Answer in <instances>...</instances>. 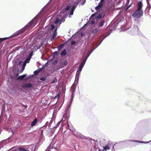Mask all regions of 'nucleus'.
Instances as JSON below:
<instances>
[{"mask_svg": "<svg viewBox=\"0 0 151 151\" xmlns=\"http://www.w3.org/2000/svg\"><path fill=\"white\" fill-rule=\"evenodd\" d=\"M46 4L38 13L36 16L23 28L15 32L10 37L19 35L26 30H30L33 28L37 23L39 18L41 17H45L48 16L50 7Z\"/></svg>", "mask_w": 151, "mask_h": 151, "instance_id": "1", "label": "nucleus"}, {"mask_svg": "<svg viewBox=\"0 0 151 151\" xmlns=\"http://www.w3.org/2000/svg\"><path fill=\"white\" fill-rule=\"evenodd\" d=\"M66 14H64L63 12L60 11L57 16L54 23L57 25L58 24L60 25L62 22H64L65 21V19L67 17Z\"/></svg>", "mask_w": 151, "mask_h": 151, "instance_id": "2", "label": "nucleus"}, {"mask_svg": "<svg viewBox=\"0 0 151 151\" xmlns=\"http://www.w3.org/2000/svg\"><path fill=\"white\" fill-rule=\"evenodd\" d=\"M112 142L109 141V143L105 146L103 147V149L101 150L100 148L96 147V146H93V148L95 150L94 151H104L105 150L106 151L109 150L113 145Z\"/></svg>", "mask_w": 151, "mask_h": 151, "instance_id": "3", "label": "nucleus"}, {"mask_svg": "<svg viewBox=\"0 0 151 151\" xmlns=\"http://www.w3.org/2000/svg\"><path fill=\"white\" fill-rule=\"evenodd\" d=\"M143 12L142 10L137 9L132 16L134 18L139 19L143 16Z\"/></svg>", "mask_w": 151, "mask_h": 151, "instance_id": "4", "label": "nucleus"}, {"mask_svg": "<svg viewBox=\"0 0 151 151\" xmlns=\"http://www.w3.org/2000/svg\"><path fill=\"white\" fill-rule=\"evenodd\" d=\"M97 45L95 44V43L93 45V47H94L95 46H96V47L93 48L92 50H91L90 51H87L86 50V51L84 52V54H83V57H85L87 59L88 58V57H89L90 54L92 53V52L93 51L96 49L98 47H97Z\"/></svg>", "mask_w": 151, "mask_h": 151, "instance_id": "5", "label": "nucleus"}, {"mask_svg": "<svg viewBox=\"0 0 151 151\" xmlns=\"http://www.w3.org/2000/svg\"><path fill=\"white\" fill-rule=\"evenodd\" d=\"M131 34L134 35L139 32V29L138 26L134 25L133 27L131 28Z\"/></svg>", "mask_w": 151, "mask_h": 151, "instance_id": "6", "label": "nucleus"}, {"mask_svg": "<svg viewBox=\"0 0 151 151\" xmlns=\"http://www.w3.org/2000/svg\"><path fill=\"white\" fill-rule=\"evenodd\" d=\"M78 3L77 2H75L73 3V5L70 11V16L72 15L73 14L74 10L78 6Z\"/></svg>", "mask_w": 151, "mask_h": 151, "instance_id": "7", "label": "nucleus"}, {"mask_svg": "<svg viewBox=\"0 0 151 151\" xmlns=\"http://www.w3.org/2000/svg\"><path fill=\"white\" fill-rule=\"evenodd\" d=\"M82 68L79 67L77 69V70L75 77V81H77V83H78V81L79 79V75L81 72L82 71Z\"/></svg>", "mask_w": 151, "mask_h": 151, "instance_id": "8", "label": "nucleus"}, {"mask_svg": "<svg viewBox=\"0 0 151 151\" xmlns=\"http://www.w3.org/2000/svg\"><path fill=\"white\" fill-rule=\"evenodd\" d=\"M82 58L83 59V60L80 64L79 66V67L83 68L87 59L85 57H83V56H82Z\"/></svg>", "mask_w": 151, "mask_h": 151, "instance_id": "9", "label": "nucleus"}, {"mask_svg": "<svg viewBox=\"0 0 151 151\" xmlns=\"http://www.w3.org/2000/svg\"><path fill=\"white\" fill-rule=\"evenodd\" d=\"M74 135L76 137L78 138L82 139L84 137V136L82 134L80 133L79 132H75L74 133Z\"/></svg>", "mask_w": 151, "mask_h": 151, "instance_id": "10", "label": "nucleus"}, {"mask_svg": "<svg viewBox=\"0 0 151 151\" xmlns=\"http://www.w3.org/2000/svg\"><path fill=\"white\" fill-rule=\"evenodd\" d=\"M143 6V3L142 1L138 2L137 4V9L139 10H142V7Z\"/></svg>", "mask_w": 151, "mask_h": 151, "instance_id": "11", "label": "nucleus"}, {"mask_svg": "<svg viewBox=\"0 0 151 151\" xmlns=\"http://www.w3.org/2000/svg\"><path fill=\"white\" fill-rule=\"evenodd\" d=\"M75 90H76V88H74L72 92V94L71 95V97L70 99V105H71V103L73 101V98L75 96ZM70 106H69V107Z\"/></svg>", "mask_w": 151, "mask_h": 151, "instance_id": "12", "label": "nucleus"}, {"mask_svg": "<svg viewBox=\"0 0 151 151\" xmlns=\"http://www.w3.org/2000/svg\"><path fill=\"white\" fill-rule=\"evenodd\" d=\"M33 86V84L31 83H27L23 85L22 87L23 88H31Z\"/></svg>", "mask_w": 151, "mask_h": 151, "instance_id": "13", "label": "nucleus"}, {"mask_svg": "<svg viewBox=\"0 0 151 151\" xmlns=\"http://www.w3.org/2000/svg\"><path fill=\"white\" fill-rule=\"evenodd\" d=\"M37 122V118H35L32 122L31 124V126L32 127H33L36 124Z\"/></svg>", "mask_w": 151, "mask_h": 151, "instance_id": "14", "label": "nucleus"}, {"mask_svg": "<svg viewBox=\"0 0 151 151\" xmlns=\"http://www.w3.org/2000/svg\"><path fill=\"white\" fill-rule=\"evenodd\" d=\"M128 141H130V142H139V143H145V144H147L148 143H149V142H151V140L148 142H142L141 141L134 140H128Z\"/></svg>", "mask_w": 151, "mask_h": 151, "instance_id": "15", "label": "nucleus"}, {"mask_svg": "<svg viewBox=\"0 0 151 151\" xmlns=\"http://www.w3.org/2000/svg\"><path fill=\"white\" fill-rule=\"evenodd\" d=\"M26 76V74H24L22 75L19 76L18 77L17 80H19L20 81H22Z\"/></svg>", "mask_w": 151, "mask_h": 151, "instance_id": "16", "label": "nucleus"}, {"mask_svg": "<svg viewBox=\"0 0 151 151\" xmlns=\"http://www.w3.org/2000/svg\"><path fill=\"white\" fill-rule=\"evenodd\" d=\"M52 127V128H49L48 132L52 134H53L55 131L56 128L54 126Z\"/></svg>", "mask_w": 151, "mask_h": 151, "instance_id": "17", "label": "nucleus"}, {"mask_svg": "<svg viewBox=\"0 0 151 151\" xmlns=\"http://www.w3.org/2000/svg\"><path fill=\"white\" fill-rule=\"evenodd\" d=\"M110 33H109L108 35L104 37L101 40V41H99V43L98 42H96V43H95V44L96 45H97V47H98L101 43L102 42L103 40L107 36H108L109 34Z\"/></svg>", "mask_w": 151, "mask_h": 151, "instance_id": "18", "label": "nucleus"}, {"mask_svg": "<svg viewBox=\"0 0 151 151\" xmlns=\"http://www.w3.org/2000/svg\"><path fill=\"white\" fill-rule=\"evenodd\" d=\"M104 20L102 19L100 21L98 26H99L102 27L104 25Z\"/></svg>", "mask_w": 151, "mask_h": 151, "instance_id": "19", "label": "nucleus"}, {"mask_svg": "<svg viewBox=\"0 0 151 151\" xmlns=\"http://www.w3.org/2000/svg\"><path fill=\"white\" fill-rule=\"evenodd\" d=\"M67 53V51L65 49H64L61 53L60 55L62 56H65Z\"/></svg>", "mask_w": 151, "mask_h": 151, "instance_id": "20", "label": "nucleus"}, {"mask_svg": "<svg viewBox=\"0 0 151 151\" xmlns=\"http://www.w3.org/2000/svg\"><path fill=\"white\" fill-rule=\"evenodd\" d=\"M105 0H101L100 2L98 3V5L102 7L103 4L104 3Z\"/></svg>", "mask_w": 151, "mask_h": 151, "instance_id": "21", "label": "nucleus"}, {"mask_svg": "<svg viewBox=\"0 0 151 151\" xmlns=\"http://www.w3.org/2000/svg\"><path fill=\"white\" fill-rule=\"evenodd\" d=\"M64 43H63L58 46V51H59L61 49L64 47Z\"/></svg>", "mask_w": 151, "mask_h": 151, "instance_id": "22", "label": "nucleus"}, {"mask_svg": "<svg viewBox=\"0 0 151 151\" xmlns=\"http://www.w3.org/2000/svg\"><path fill=\"white\" fill-rule=\"evenodd\" d=\"M30 58L29 57H28L25 59L24 61L26 63H29L30 60Z\"/></svg>", "mask_w": 151, "mask_h": 151, "instance_id": "23", "label": "nucleus"}, {"mask_svg": "<svg viewBox=\"0 0 151 151\" xmlns=\"http://www.w3.org/2000/svg\"><path fill=\"white\" fill-rule=\"evenodd\" d=\"M99 29H96L92 30L91 32V33L95 35L96 34V33H97Z\"/></svg>", "mask_w": 151, "mask_h": 151, "instance_id": "24", "label": "nucleus"}, {"mask_svg": "<svg viewBox=\"0 0 151 151\" xmlns=\"http://www.w3.org/2000/svg\"><path fill=\"white\" fill-rule=\"evenodd\" d=\"M67 61L66 60H65L63 65H62L61 66V68H63L65 67L67 65Z\"/></svg>", "mask_w": 151, "mask_h": 151, "instance_id": "25", "label": "nucleus"}, {"mask_svg": "<svg viewBox=\"0 0 151 151\" xmlns=\"http://www.w3.org/2000/svg\"><path fill=\"white\" fill-rule=\"evenodd\" d=\"M53 119H51L50 122L49 123L48 126L49 127H51V125L53 123Z\"/></svg>", "mask_w": 151, "mask_h": 151, "instance_id": "26", "label": "nucleus"}, {"mask_svg": "<svg viewBox=\"0 0 151 151\" xmlns=\"http://www.w3.org/2000/svg\"><path fill=\"white\" fill-rule=\"evenodd\" d=\"M57 28H56L55 29L54 31V32L53 34V36H55L56 37V36L57 35Z\"/></svg>", "mask_w": 151, "mask_h": 151, "instance_id": "27", "label": "nucleus"}, {"mask_svg": "<svg viewBox=\"0 0 151 151\" xmlns=\"http://www.w3.org/2000/svg\"><path fill=\"white\" fill-rule=\"evenodd\" d=\"M19 151H27V150L22 147H19Z\"/></svg>", "mask_w": 151, "mask_h": 151, "instance_id": "28", "label": "nucleus"}, {"mask_svg": "<svg viewBox=\"0 0 151 151\" xmlns=\"http://www.w3.org/2000/svg\"><path fill=\"white\" fill-rule=\"evenodd\" d=\"M8 38V37H6L3 38H0V43L1 42L5 40Z\"/></svg>", "mask_w": 151, "mask_h": 151, "instance_id": "29", "label": "nucleus"}, {"mask_svg": "<svg viewBox=\"0 0 151 151\" xmlns=\"http://www.w3.org/2000/svg\"><path fill=\"white\" fill-rule=\"evenodd\" d=\"M58 54V51H56L53 52L52 53V56L55 57Z\"/></svg>", "mask_w": 151, "mask_h": 151, "instance_id": "30", "label": "nucleus"}, {"mask_svg": "<svg viewBox=\"0 0 151 151\" xmlns=\"http://www.w3.org/2000/svg\"><path fill=\"white\" fill-rule=\"evenodd\" d=\"M58 81V79L56 77L54 78L52 82V83H56Z\"/></svg>", "mask_w": 151, "mask_h": 151, "instance_id": "31", "label": "nucleus"}, {"mask_svg": "<svg viewBox=\"0 0 151 151\" xmlns=\"http://www.w3.org/2000/svg\"><path fill=\"white\" fill-rule=\"evenodd\" d=\"M53 149V147H52V148H51L50 147H49L46 149L45 151H51V150Z\"/></svg>", "mask_w": 151, "mask_h": 151, "instance_id": "32", "label": "nucleus"}, {"mask_svg": "<svg viewBox=\"0 0 151 151\" xmlns=\"http://www.w3.org/2000/svg\"><path fill=\"white\" fill-rule=\"evenodd\" d=\"M101 7H100V6L99 5H98V6H97L96 7H95V9L97 10L98 11L99 10Z\"/></svg>", "mask_w": 151, "mask_h": 151, "instance_id": "33", "label": "nucleus"}, {"mask_svg": "<svg viewBox=\"0 0 151 151\" xmlns=\"http://www.w3.org/2000/svg\"><path fill=\"white\" fill-rule=\"evenodd\" d=\"M40 72L38 71V70H37L35 71L34 72V75H37Z\"/></svg>", "mask_w": 151, "mask_h": 151, "instance_id": "34", "label": "nucleus"}, {"mask_svg": "<svg viewBox=\"0 0 151 151\" xmlns=\"http://www.w3.org/2000/svg\"><path fill=\"white\" fill-rule=\"evenodd\" d=\"M46 77H42L40 79V80L41 81H45L46 80Z\"/></svg>", "mask_w": 151, "mask_h": 151, "instance_id": "35", "label": "nucleus"}, {"mask_svg": "<svg viewBox=\"0 0 151 151\" xmlns=\"http://www.w3.org/2000/svg\"><path fill=\"white\" fill-rule=\"evenodd\" d=\"M61 122L62 120H61L60 121L58 122V123L57 124V125L54 127H55L56 128L58 127L59 126V124L61 123Z\"/></svg>", "mask_w": 151, "mask_h": 151, "instance_id": "36", "label": "nucleus"}, {"mask_svg": "<svg viewBox=\"0 0 151 151\" xmlns=\"http://www.w3.org/2000/svg\"><path fill=\"white\" fill-rule=\"evenodd\" d=\"M60 93H58V94H57V95H56L55 97H54V99H55L56 98H57L58 99L59 98V97L60 96Z\"/></svg>", "mask_w": 151, "mask_h": 151, "instance_id": "37", "label": "nucleus"}, {"mask_svg": "<svg viewBox=\"0 0 151 151\" xmlns=\"http://www.w3.org/2000/svg\"><path fill=\"white\" fill-rule=\"evenodd\" d=\"M55 28V26L54 24H52L51 26L50 30H52Z\"/></svg>", "mask_w": 151, "mask_h": 151, "instance_id": "38", "label": "nucleus"}, {"mask_svg": "<svg viewBox=\"0 0 151 151\" xmlns=\"http://www.w3.org/2000/svg\"><path fill=\"white\" fill-rule=\"evenodd\" d=\"M76 43V42L75 41L72 40L71 42V45H72L74 44H75Z\"/></svg>", "mask_w": 151, "mask_h": 151, "instance_id": "39", "label": "nucleus"}, {"mask_svg": "<svg viewBox=\"0 0 151 151\" xmlns=\"http://www.w3.org/2000/svg\"><path fill=\"white\" fill-rule=\"evenodd\" d=\"M70 9V6H67L65 9V11L69 10Z\"/></svg>", "mask_w": 151, "mask_h": 151, "instance_id": "40", "label": "nucleus"}, {"mask_svg": "<svg viewBox=\"0 0 151 151\" xmlns=\"http://www.w3.org/2000/svg\"><path fill=\"white\" fill-rule=\"evenodd\" d=\"M43 131L42 129H41L40 130V135L41 136H42L43 134Z\"/></svg>", "mask_w": 151, "mask_h": 151, "instance_id": "41", "label": "nucleus"}, {"mask_svg": "<svg viewBox=\"0 0 151 151\" xmlns=\"http://www.w3.org/2000/svg\"><path fill=\"white\" fill-rule=\"evenodd\" d=\"M48 124H49L48 122H47L45 123V124L44 126H43L42 127H47V126L48 125Z\"/></svg>", "mask_w": 151, "mask_h": 151, "instance_id": "42", "label": "nucleus"}, {"mask_svg": "<svg viewBox=\"0 0 151 151\" xmlns=\"http://www.w3.org/2000/svg\"><path fill=\"white\" fill-rule=\"evenodd\" d=\"M102 17V15L101 14H99V15L97 17V19H100Z\"/></svg>", "mask_w": 151, "mask_h": 151, "instance_id": "43", "label": "nucleus"}, {"mask_svg": "<svg viewBox=\"0 0 151 151\" xmlns=\"http://www.w3.org/2000/svg\"><path fill=\"white\" fill-rule=\"evenodd\" d=\"M26 63L24 61L23 63L22 64V67H23L24 68H25V66L26 65Z\"/></svg>", "mask_w": 151, "mask_h": 151, "instance_id": "44", "label": "nucleus"}, {"mask_svg": "<svg viewBox=\"0 0 151 151\" xmlns=\"http://www.w3.org/2000/svg\"><path fill=\"white\" fill-rule=\"evenodd\" d=\"M26 63L24 61L23 63L22 64V67H23L24 68H25V66L26 65Z\"/></svg>", "mask_w": 151, "mask_h": 151, "instance_id": "45", "label": "nucleus"}, {"mask_svg": "<svg viewBox=\"0 0 151 151\" xmlns=\"http://www.w3.org/2000/svg\"><path fill=\"white\" fill-rule=\"evenodd\" d=\"M132 3L131 4H130L129 5H127V7L126 8V10H127L128 9H129V8L130 7H131V5L132 4Z\"/></svg>", "mask_w": 151, "mask_h": 151, "instance_id": "46", "label": "nucleus"}, {"mask_svg": "<svg viewBox=\"0 0 151 151\" xmlns=\"http://www.w3.org/2000/svg\"><path fill=\"white\" fill-rule=\"evenodd\" d=\"M86 0H83V2L81 3V4L82 5H83L86 3Z\"/></svg>", "mask_w": 151, "mask_h": 151, "instance_id": "47", "label": "nucleus"}, {"mask_svg": "<svg viewBox=\"0 0 151 151\" xmlns=\"http://www.w3.org/2000/svg\"><path fill=\"white\" fill-rule=\"evenodd\" d=\"M32 55H33V52H31L30 53V54H29V56L28 57H29L30 58H31V57L32 56Z\"/></svg>", "mask_w": 151, "mask_h": 151, "instance_id": "48", "label": "nucleus"}, {"mask_svg": "<svg viewBox=\"0 0 151 151\" xmlns=\"http://www.w3.org/2000/svg\"><path fill=\"white\" fill-rule=\"evenodd\" d=\"M66 128H67V129H69L70 130H71V129L70 128L69 125L68 124H68H67V127H66Z\"/></svg>", "mask_w": 151, "mask_h": 151, "instance_id": "49", "label": "nucleus"}, {"mask_svg": "<svg viewBox=\"0 0 151 151\" xmlns=\"http://www.w3.org/2000/svg\"><path fill=\"white\" fill-rule=\"evenodd\" d=\"M146 2L147 3V6H150V4L149 2V0H146Z\"/></svg>", "mask_w": 151, "mask_h": 151, "instance_id": "50", "label": "nucleus"}, {"mask_svg": "<svg viewBox=\"0 0 151 151\" xmlns=\"http://www.w3.org/2000/svg\"><path fill=\"white\" fill-rule=\"evenodd\" d=\"M76 144L75 143H73L72 145V146L74 148V150H76V147H75V145H76Z\"/></svg>", "mask_w": 151, "mask_h": 151, "instance_id": "51", "label": "nucleus"}, {"mask_svg": "<svg viewBox=\"0 0 151 151\" xmlns=\"http://www.w3.org/2000/svg\"><path fill=\"white\" fill-rule=\"evenodd\" d=\"M95 21H91V22L90 23V24L91 25H93L95 23Z\"/></svg>", "mask_w": 151, "mask_h": 151, "instance_id": "52", "label": "nucleus"}, {"mask_svg": "<svg viewBox=\"0 0 151 151\" xmlns=\"http://www.w3.org/2000/svg\"><path fill=\"white\" fill-rule=\"evenodd\" d=\"M43 69V67H42V68H39V69H38L37 70L40 72V71H42Z\"/></svg>", "mask_w": 151, "mask_h": 151, "instance_id": "53", "label": "nucleus"}, {"mask_svg": "<svg viewBox=\"0 0 151 151\" xmlns=\"http://www.w3.org/2000/svg\"><path fill=\"white\" fill-rule=\"evenodd\" d=\"M22 62L21 61H20L18 64V65H21L22 64Z\"/></svg>", "mask_w": 151, "mask_h": 151, "instance_id": "54", "label": "nucleus"}, {"mask_svg": "<svg viewBox=\"0 0 151 151\" xmlns=\"http://www.w3.org/2000/svg\"><path fill=\"white\" fill-rule=\"evenodd\" d=\"M56 37H55V36H52V37L51 38V41H52V40H53Z\"/></svg>", "mask_w": 151, "mask_h": 151, "instance_id": "55", "label": "nucleus"}, {"mask_svg": "<svg viewBox=\"0 0 151 151\" xmlns=\"http://www.w3.org/2000/svg\"><path fill=\"white\" fill-rule=\"evenodd\" d=\"M130 0H127V3H126V4L127 5H129V2Z\"/></svg>", "mask_w": 151, "mask_h": 151, "instance_id": "56", "label": "nucleus"}, {"mask_svg": "<svg viewBox=\"0 0 151 151\" xmlns=\"http://www.w3.org/2000/svg\"><path fill=\"white\" fill-rule=\"evenodd\" d=\"M116 144L114 145L112 147V151H114V146Z\"/></svg>", "mask_w": 151, "mask_h": 151, "instance_id": "57", "label": "nucleus"}, {"mask_svg": "<svg viewBox=\"0 0 151 151\" xmlns=\"http://www.w3.org/2000/svg\"><path fill=\"white\" fill-rule=\"evenodd\" d=\"M58 63V60H56V61H55L54 63H53V64H56L57 63Z\"/></svg>", "mask_w": 151, "mask_h": 151, "instance_id": "58", "label": "nucleus"}, {"mask_svg": "<svg viewBox=\"0 0 151 151\" xmlns=\"http://www.w3.org/2000/svg\"><path fill=\"white\" fill-rule=\"evenodd\" d=\"M24 69H25V68H24V67H22V69H21V71L23 72V70H24Z\"/></svg>", "mask_w": 151, "mask_h": 151, "instance_id": "59", "label": "nucleus"}, {"mask_svg": "<svg viewBox=\"0 0 151 151\" xmlns=\"http://www.w3.org/2000/svg\"><path fill=\"white\" fill-rule=\"evenodd\" d=\"M95 13H94V14H92L91 16V17H93L95 16Z\"/></svg>", "mask_w": 151, "mask_h": 151, "instance_id": "60", "label": "nucleus"}, {"mask_svg": "<svg viewBox=\"0 0 151 151\" xmlns=\"http://www.w3.org/2000/svg\"><path fill=\"white\" fill-rule=\"evenodd\" d=\"M18 75H19V74H18V73H17V74H16V76H18Z\"/></svg>", "mask_w": 151, "mask_h": 151, "instance_id": "61", "label": "nucleus"}, {"mask_svg": "<svg viewBox=\"0 0 151 151\" xmlns=\"http://www.w3.org/2000/svg\"><path fill=\"white\" fill-rule=\"evenodd\" d=\"M81 35H83V33L82 32H81Z\"/></svg>", "mask_w": 151, "mask_h": 151, "instance_id": "62", "label": "nucleus"}, {"mask_svg": "<svg viewBox=\"0 0 151 151\" xmlns=\"http://www.w3.org/2000/svg\"><path fill=\"white\" fill-rule=\"evenodd\" d=\"M96 1H98L99 0H95Z\"/></svg>", "mask_w": 151, "mask_h": 151, "instance_id": "63", "label": "nucleus"}, {"mask_svg": "<svg viewBox=\"0 0 151 151\" xmlns=\"http://www.w3.org/2000/svg\"><path fill=\"white\" fill-rule=\"evenodd\" d=\"M91 10H92V11H93V10L92 9H91Z\"/></svg>", "mask_w": 151, "mask_h": 151, "instance_id": "64", "label": "nucleus"}]
</instances>
